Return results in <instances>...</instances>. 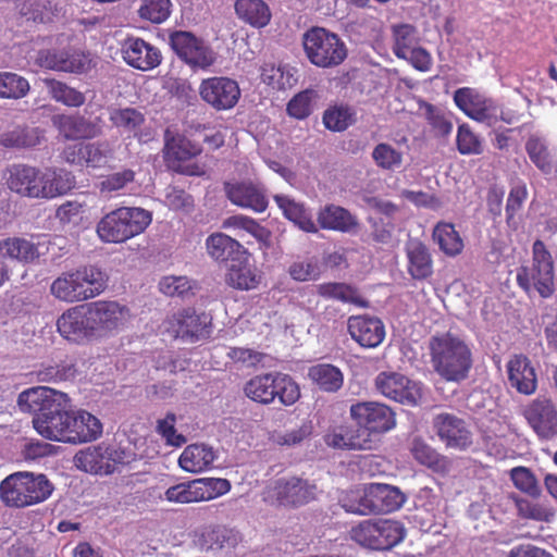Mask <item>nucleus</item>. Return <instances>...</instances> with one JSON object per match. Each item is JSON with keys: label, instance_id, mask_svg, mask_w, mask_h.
Listing matches in <instances>:
<instances>
[{"label": "nucleus", "instance_id": "33", "mask_svg": "<svg viewBox=\"0 0 557 557\" xmlns=\"http://www.w3.org/2000/svg\"><path fill=\"white\" fill-rule=\"evenodd\" d=\"M369 496L371 499L368 506L371 508V513L395 511L406 500L399 488L380 483L369 484ZM366 508L368 509V507Z\"/></svg>", "mask_w": 557, "mask_h": 557}, {"label": "nucleus", "instance_id": "36", "mask_svg": "<svg viewBox=\"0 0 557 557\" xmlns=\"http://www.w3.org/2000/svg\"><path fill=\"white\" fill-rule=\"evenodd\" d=\"M249 253L233 261L226 273V283L233 288L249 290L256 288L261 275L258 270L248 262Z\"/></svg>", "mask_w": 557, "mask_h": 557}, {"label": "nucleus", "instance_id": "19", "mask_svg": "<svg viewBox=\"0 0 557 557\" xmlns=\"http://www.w3.org/2000/svg\"><path fill=\"white\" fill-rule=\"evenodd\" d=\"M175 53L191 67L207 69L215 61L213 51L188 32H175L170 37Z\"/></svg>", "mask_w": 557, "mask_h": 557}, {"label": "nucleus", "instance_id": "61", "mask_svg": "<svg viewBox=\"0 0 557 557\" xmlns=\"http://www.w3.org/2000/svg\"><path fill=\"white\" fill-rule=\"evenodd\" d=\"M354 112L346 106H334L325 110L323 123L333 132H343L354 123Z\"/></svg>", "mask_w": 557, "mask_h": 557}, {"label": "nucleus", "instance_id": "22", "mask_svg": "<svg viewBox=\"0 0 557 557\" xmlns=\"http://www.w3.org/2000/svg\"><path fill=\"white\" fill-rule=\"evenodd\" d=\"M112 462H123V458L114 447L104 444L79 450L74 456L76 468L92 474L111 473Z\"/></svg>", "mask_w": 557, "mask_h": 557}, {"label": "nucleus", "instance_id": "16", "mask_svg": "<svg viewBox=\"0 0 557 557\" xmlns=\"http://www.w3.org/2000/svg\"><path fill=\"white\" fill-rule=\"evenodd\" d=\"M376 391L393 401L418 406L424 396L423 385L403 373L381 372L374 380Z\"/></svg>", "mask_w": 557, "mask_h": 557}, {"label": "nucleus", "instance_id": "20", "mask_svg": "<svg viewBox=\"0 0 557 557\" xmlns=\"http://www.w3.org/2000/svg\"><path fill=\"white\" fill-rule=\"evenodd\" d=\"M210 322L209 315L186 309L169 318L164 323V327L173 337L195 342L209 335Z\"/></svg>", "mask_w": 557, "mask_h": 557}, {"label": "nucleus", "instance_id": "64", "mask_svg": "<svg viewBox=\"0 0 557 557\" xmlns=\"http://www.w3.org/2000/svg\"><path fill=\"white\" fill-rule=\"evenodd\" d=\"M85 205L77 200H69L58 207L55 216L63 225L77 226L84 219Z\"/></svg>", "mask_w": 557, "mask_h": 557}, {"label": "nucleus", "instance_id": "3", "mask_svg": "<svg viewBox=\"0 0 557 557\" xmlns=\"http://www.w3.org/2000/svg\"><path fill=\"white\" fill-rule=\"evenodd\" d=\"M54 491L53 483L42 473L18 471L0 483V499L12 508H25L46 502Z\"/></svg>", "mask_w": 557, "mask_h": 557}, {"label": "nucleus", "instance_id": "35", "mask_svg": "<svg viewBox=\"0 0 557 557\" xmlns=\"http://www.w3.org/2000/svg\"><path fill=\"white\" fill-rule=\"evenodd\" d=\"M407 270L414 280H424L433 273V261L428 247L418 239L406 244Z\"/></svg>", "mask_w": 557, "mask_h": 557}, {"label": "nucleus", "instance_id": "14", "mask_svg": "<svg viewBox=\"0 0 557 557\" xmlns=\"http://www.w3.org/2000/svg\"><path fill=\"white\" fill-rule=\"evenodd\" d=\"M95 339L122 332L131 321V311L115 300H97L87 305Z\"/></svg>", "mask_w": 557, "mask_h": 557}, {"label": "nucleus", "instance_id": "29", "mask_svg": "<svg viewBox=\"0 0 557 557\" xmlns=\"http://www.w3.org/2000/svg\"><path fill=\"white\" fill-rule=\"evenodd\" d=\"M224 189L228 200L237 207L259 213L265 211L268 207L264 191L257 184L251 182H226Z\"/></svg>", "mask_w": 557, "mask_h": 557}, {"label": "nucleus", "instance_id": "13", "mask_svg": "<svg viewBox=\"0 0 557 557\" xmlns=\"http://www.w3.org/2000/svg\"><path fill=\"white\" fill-rule=\"evenodd\" d=\"M231 483L221 478H200L170 486L163 499L174 504L208 502L227 494Z\"/></svg>", "mask_w": 557, "mask_h": 557}, {"label": "nucleus", "instance_id": "54", "mask_svg": "<svg viewBox=\"0 0 557 557\" xmlns=\"http://www.w3.org/2000/svg\"><path fill=\"white\" fill-rule=\"evenodd\" d=\"M371 156L375 165L384 171H396L404 161L403 152L387 143L377 144Z\"/></svg>", "mask_w": 557, "mask_h": 557}, {"label": "nucleus", "instance_id": "40", "mask_svg": "<svg viewBox=\"0 0 557 557\" xmlns=\"http://www.w3.org/2000/svg\"><path fill=\"white\" fill-rule=\"evenodd\" d=\"M39 256V247L26 238L8 237L0 239V258L30 263L37 260Z\"/></svg>", "mask_w": 557, "mask_h": 557}, {"label": "nucleus", "instance_id": "56", "mask_svg": "<svg viewBox=\"0 0 557 557\" xmlns=\"http://www.w3.org/2000/svg\"><path fill=\"white\" fill-rule=\"evenodd\" d=\"M134 180L135 172L131 169H124L103 176L98 183V188L101 195L112 197L123 191Z\"/></svg>", "mask_w": 557, "mask_h": 557}, {"label": "nucleus", "instance_id": "63", "mask_svg": "<svg viewBox=\"0 0 557 557\" xmlns=\"http://www.w3.org/2000/svg\"><path fill=\"white\" fill-rule=\"evenodd\" d=\"M290 277L298 282L315 281L321 275V265L317 259L297 260L288 268Z\"/></svg>", "mask_w": 557, "mask_h": 557}, {"label": "nucleus", "instance_id": "17", "mask_svg": "<svg viewBox=\"0 0 557 557\" xmlns=\"http://www.w3.org/2000/svg\"><path fill=\"white\" fill-rule=\"evenodd\" d=\"M317 496V486L299 478H281L268 486L264 498L281 506L297 507Z\"/></svg>", "mask_w": 557, "mask_h": 557}, {"label": "nucleus", "instance_id": "8", "mask_svg": "<svg viewBox=\"0 0 557 557\" xmlns=\"http://www.w3.org/2000/svg\"><path fill=\"white\" fill-rule=\"evenodd\" d=\"M304 49L309 61L323 69L337 66L347 58L345 42L322 27H313L305 33Z\"/></svg>", "mask_w": 557, "mask_h": 557}, {"label": "nucleus", "instance_id": "41", "mask_svg": "<svg viewBox=\"0 0 557 557\" xmlns=\"http://www.w3.org/2000/svg\"><path fill=\"white\" fill-rule=\"evenodd\" d=\"M239 540V533L233 529L207 527L199 533L197 544L202 549L213 550L235 547Z\"/></svg>", "mask_w": 557, "mask_h": 557}, {"label": "nucleus", "instance_id": "59", "mask_svg": "<svg viewBox=\"0 0 557 557\" xmlns=\"http://www.w3.org/2000/svg\"><path fill=\"white\" fill-rule=\"evenodd\" d=\"M196 288V283L184 275H168L159 282L160 292L171 297H187L193 295Z\"/></svg>", "mask_w": 557, "mask_h": 557}, {"label": "nucleus", "instance_id": "21", "mask_svg": "<svg viewBox=\"0 0 557 557\" xmlns=\"http://www.w3.org/2000/svg\"><path fill=\"white\" fill-rule=\"evenodd\" d=\"M41 170L24 163L9 165L3 172L7 187L22 197L40 199Z\"/></svg>", "mask_w": 557, "mask_h": 557}, {"label": "nucleus", "instance_id": "43", "mask_svg": "<svg viewBox=\"0 0 557 557\" xmlns=\"http://www.w3.org/2000/svg\"><path fill=\"white\" fill-rule=\"evenodd\" d=\"M235 12L240 20L256 28L267 26L271 20L270 8L263 0H237Z\"/></svg>", "mask_w": 557, "mask_h": 557}, {"label": "nucleus", "instance_id": "45", "mask_svg": "<svg viewBox=\"0 0 557 557\" xmlns=\"http://www.w3.org/2000/svg\"><path fill=\"white\" fill-rule=\"evenodd\" d=\"M318 294L325 299H334L358 307H367L368 302L360 296L356 288L345 283H323L317 286Z\"/></svg>", "mask_w": 557, "mask_h": 557}, {"label": "nucleus", "instance_id": "27", "mask_svg": "<svg viewBox=\"0 0 557 557\" xmlns=\"http://www.w3.org/2000/svg\"><path fill=\"white\" fill-rule=\"evenodd\" d=\"M347 326L351 338L366 348L377 347L385 338V326L375 317L352 315Z\"/></svg>", "mask_w": 557, "mask_h": 557}, {"label": "nucleus", "instance_id": "48", "mask_svg": "<svg viewBox=\"0 0 557 557\" xmlns=\"http://www.w3.org/2000/svg\"><path fill=\"white\" fill-rule=\"evenodd\" d=\"M433 239L437 243L440 249L449 257L459 255L463 249V240L450 223H438L434 227Z\"/></svg>", "mask_w": 557, "mask_h": 557}, {"label": "nucleus", "instance_id": "34", "mask_svg": "<svg viewBox=\"0 0 557 557\" xmlns=\"http://www.w3.org/2000/svg\"><path fill=\"white\" fill-rule=\"evenodd\" d=\"M53 125L66 139L94 138L101 134L100 125L83 116L55 115L53 117Z\"/></svg>", "mask_w": 557, "mask_h": 557}, {"label": "nucleus", "instance_id": "5", "mask_svg": "<svg viewBox=\"0 0 557 557\" xmlns=\"http://www.w3.org/2000/svg\"><path fill=\"white\" fill-rule=\"evenodd\" d=\"M151 220V213L143 208L121 207L100 219L97 234L103 243L121 244L141 234Z\"/></svg>", "mask_w": 557, "mask_h": 557}, {"label": "nucleus", "instance_id": "50", "mask_svg": "<svg viewBox=\"0 0 557 557\" xmlns=\"http://www.w3.org/2000/svg\"><path fill=\"white\" fill-rule=\"evenodd\" d=\"M42 83L51 98L57 102L63 103L67 107H81L85 102V96L81 91L60 81L45 78Z\"/></svg>", "mask_w": 557, "mask_h": 557}, {"label": "nucleus", "instance_id": "52", "mask_svg": "<svg viewBox=\"0 0 557 557\" xmlns=\"http://www.w3.org/2000/svg\"><path fill=\"white\" fill-rule=\"evenodd\" d=\"M370 499L369 485H362L343 492L338 500L347 512L370 515L371 508H366L369 507L368 505L370 504Z\"/></svg>", "mask_w": 557, "mask_h": 557}, {"label": "nucleus", "instance_id": "62", "mask_svg": "<svg viewBox=\"0 0 557 557\" xmlns=\"http://www.w3.org/2000/svg\"><path fill=\"white\" fill-rule=\"evenodd\" d=\"M222 227L226 230H233L236 235L243 237V233H247L256 238L263 236L264 230L253 219L237 214L225 219L222 223Z\"/></svg>", "mask_w": 557, "mask_h": 557}, {"label": "nucleus", "instance_id": "47", "mask_svg": "<svg viewBox=\"0 0 557 557\" xmlns=\"http://www.w3.org/2000/svg\"><path fill=\"white\" fill-rule=\"evenodd\" d=\"M42 136L38 127L16 126L0 136V145L5 148H29L38 145Z\"/></svg>", "mask_w": 557, "mask_h": 557}, {"label": "nucleus", "instance_id": "23", "mask_svg": "<svg viewBox=\"0 0 557 557\" xmlns=\"http://www.w3.org/2000/svg\"><path fill=\"white\" fill-rule=\"evenodd\" d=\"M90 327L87 305L72 307L57 320V329L60 335L73 343L95 339Z\"/></svg>", "mask_w": 557, "mask_h": 557}, {"label": "nucleus", "instance_id": "1", "mask_svg": "<svg viewBox=\"0 0 557 557\" xmlns=\"http://www.w3.org/2000/svg\"><path fill=\"white\" fill-rule=\"evenodd\" d=\"M63 407L50 420H39L38 434L46 440L65 444H84L98 440L103 432L99 418L79 409L67 411Z\"/></svg>", "mask_w": 557, "mask_h": 557}, {"label": "nucleus", "instance_id": "6", "mask_svg": "<svg viewBox=\"0 0 557 557\" xmlns=\"http://www.w3.org/2000/svg\"><path fill=\"white\" fill-rule=\"evenodd\" d=\"M244 393L252 401L263 405L272 404L278 398L282 405L292 406L300 397L298 384L281 372L255 375L246 382Z\"/></svg>", "mask_w": 557, "mask_h": 557}, {"label": "nucleus", "instance_id": "7", "mask_svg": "<svg viewBox=\"0 0 557 557\" xmlns=\"http://www.w3.org/2000/svg\"><path fill=\"white\" fill-rule=\"evenodd\" d=\"M518 285L527 293L535 289L542 297H549L554 292V261L542 240L532 246V264L517 270Z\"/></svg>", "mask_w": 557, "mask_h": 557}, {"label": "nucleus", "instance_id": "9", "mask_svg": "<svg viewBox=\"0 0 557 557\" xmlns=\"http://www.w3.org/2000/svg\"><path fill=\"white\" fill-rule=\"evenodd\" d=\"M349 412L363 436L372 441V448L377 446L383 434L396 426L394 411L382 403L360 401L351 405Z\"/></svg>", "mask_w": 557, "mask_h": 557}, {"label": "nucleus", "instance_id": "24", "mask_svg": "<svg viewBox=\"0 0 557 557\" xmlns=\"http://www.w3.org/2000/svg\"><path fill=\"white\" fill-rule=\"evenodd\" d=\"M36 62L45 69L69 72L85 73L91 67V59L77 50H42L38 53Z\"/></svg>", "mask_w": 557, "mask_h": 557}, {"label": "nucleus", "instance_id": "18", "mask_svg": "<svg viewBox=\"0 0 557 557\" xmlns=\"http://www.w3.org/2000/svg\"><path fill=\"white\" fill-rule=\"evenodd\" d=\"M200 98L216 111L233 109L240 99L238 83L226 76L202 79L199 85Z\"/></svg>", "mask_w": 557, "mask_h": 557}, {"label": "nucleus", "instance_id": "55", "mask_svg": "<svg viewBox=\"0 0 557 557\" xmlns=\"http://www.w3.org/2000/svg\"><path fill=\"white\" fill-rule=\"evenodd\" d=\"M109 120L119 129L133 133L145 123L144 115L134 108H112Z\"/></svg>", "mask_w": 557, "mask_h": 557}, {"label": "nucleus", "instance_id": "28", "mask_svg": "<svg viewBox=\"0 0 557 557\" xmlns=\"http://www.w3.org/2000/svg\"><path fill=\"white\" fill-rule=\"evenodd\" d=\"M524 417L542 437H549L557 429V410L550 399L537 397L525 409Z\"/></svg>", "mask_w": 557, "mask_h": 557}, {"label": "nucleus", "instance_id": "57", "mask_svg": "<svg viewBox=\"0 0 557 557\" xmlns=\"http://www.w3.org/2000/svg\"><path fill=\"white\" fill-rule=\"evenodd\" d=\"M57 7L52 0H24L20 12L27 20L46 23L52 20Z\"/></svg>", "mask_w": 557, "mask_h": 557}, {"label": "nucleus", "instance_id": "12", "mask_svg": "<svg viewBox=\"0 0 557 557\" xmlns=\"http://www.w3.org/2000/svg\"><path fill=\"white\" fill-rule=\"evenodd\" d=\"M66 394L48 386H35L23 391L17 397V407L22 412L35 413L33 425L38 433L39 420H50L63 407L69 406Z\"/></svg>", "mask_w": 557, "mask_h": 557}, {"label": "nucleus", "instance_id": "39", "mask_svg": "<svg viewBox=\"0 0 557 557\" xmlns=\"http://www.w3.org/2000/svg\"><path fill=\"white\" fill-rule=\"evenodd\" d=\"M206 248L209 256L216 261L233 262L247 255V249L239 242L224 233L211 234L206 239Z\"/></svg>", "mask_w": 557, "mask_h": 557}, {"label": "nucleus", "instance_id": "49", "mask_svg": "<svg viewBox=\"0 0 557 557\" xmlns=\"http://www.w3.org/2000/svg\"><path fill=\"white\" fill-rule=\"evenodd\" d=\"M262 82L274 89L290 88L296 83L295 70L287 64L265 63L261 72Z\"/></svg>", "mask_w": 557, "mask_h": 557}, {"label": "nucleus", "instance_id": "4", "mask_svg": "<svg viewBox=\"0 0 557 557\" xmlns=\"http://www.w3.org/2000/svg\"><path fill=\"white\" fill-rule=\"evenodd\" d=\"M107 286L106 274L96 267H85L57 277L51 294L65 302H78L100 295Z\"/></svg>", "mask_w": 557, "mask_h": 557}, {"label": "nucleus", "instance_id": "25", "mask_svg": "<svg viewBox=\"0 0 557 557\" xmlns=\"http://www.w3.org/2000/svg\"><path fill=\"white\" fill-rule=\"evenodd\" d=\"M434 429L447 447L466 449L472 444V433L466 422L450 413H440L434 418Z\"/></svg>", "mask_w": 557, "mask_h": 557}, {"label": "nucleus", "instance_id": "11", "mask_svg": "<svg viewBox=\"0 0 557 557\" xmlns=\"http://www.w3.org/2000/svg\"><path fill=\"white\" fill-rule=\"evenodd\" d=\"M454 101L467 116L488 126H494L498 121L508 124L513 122V117L505 113L495 100L474 88L457 89L454 94Z\"/></svg>", "mask_w": 557, "mask_h": 557}, {"label": "nucleus", "instance_id": "31", "mask_svg": "<svg viewBox=\"0 0 557 557\" xmlns=\"http://www.w3.org/2000/svg\"><path fill=\"white\" fill-rule=\"evenodd\" d=\"M76 185L75 176L61 168H47L41 170L40 199H54L71 191Z\"/></svg>", "mask_w": 557, "mask_h": 557}, {"label": "nucleus", "instance_id": "15", "mask_svg": "<svg viewBox=\"0 0 557 557\" xmlns=\"http://www.w3.org/2000/svg\"><path fill=\"white\" fill-rule=\"evenodd\" d=\"M120 145L102 140L95 143H79L67 146L63 151L64 160L70 164L86 165L92 169L112 168L115 161L126 158L119 152Z\"/></svg>", "mask_w": 557, "mask_h": 557}, {"label": "nucleus", "instance_id": "37", "mask_svg": "<svg viewBox=\"0 0 557 557\" xmlns=\"http://www.w3.org/2000/svg\"><path fill=\"white\" fill-rule=\"evenodd\" d=\"M325 443L338 449L368 450L373 449L372 441L361 433L360 429L341 425L334 428L325 435Z\"/></svg>", "mask_w": 557, "mask_h": 557}, {"label": "nucleus", "instance_id": "32", "mask_svg": "<svg viewBox=\"0 0 557 557\" xmlns=\"http://www.w3.org/2000/svg\"><path fill=\"white\" fill-rule=\"evenodd\" d=\"M508 381L519 393L531 395L535 392L537 380L535 370L528 357L515 355L507 363Z\"/></svg>", "mask_w": 557, "mask_h": 557}, {"label": "nucleus", "instance_id": "26", "mask_svg": "<svg viewBox=\"0 0 557 557\" xmlns=\"http://www.w3.org/2000/svg\"><path fill=\"white\" fill-rule=\"evenodd\" d=\"M124 61L140 71H150L161 63L160 50L138 37H128L122 44Z\"/></svg>", "mask_w": 557, "mask_h": 557}, {"label": "nucleus", "instance_id": "60", "mask_svg": "<svg viewBox=\"0 0 557 557\" xmlns=\"http://www.w3.org/2000/svg\"><path fill=\"white\" fill-rule=\"evenodd\" d=\"M527 151L531 161L544 173L552 174L555 171V164L545 143L536 137H531L527 141Z\"/></svg>", "mask_w": 557, "mask_h": 557}, {"label": "nucleus", "instance_id": "42", "mask_svg": "<svg viewBox=\"0 0 557 557\" xmlns=\"http://www.w3.org/2000/svg\"><path fill=\"white\" fill-rule=\"evenodd\" d=\"M318 224L323 230L350 232L357 226V219L345 208L329 205L318 212Z\"/></svg>", "mask_w": 557, "mask_h": 557}, {"label": "nucleus", "instance_id": "2", "mask_svg": "<svg viewBox=\"0 0 557 557\" xmlns=\"http://www.w3.org/2000/svg\"><path fill=\"white\" fill-rule=\"evenodd\" d=\"M430 354L434 371L449 382L463 380L472 367L469 346L449 333L434 336L430 341Z\"/></svg>", "mask_w": 557, "mask_h": 557}, {"label": "nucleus", "instance_id": "44", "mask_svg": "<svg viewBox=\"0 0 557 557\" xmlns=\"http://www.w3.org/2000/svg\"><path fill=\"white\" fill-rule=\"evenodd\" d=\"M308 376L321 389L336 392L344 383L342 371L330 363H319L309 368Z\"/></svg>", "mask_w": 557, "mask_h": 557}, {"label": "nucleus", "instance_id": "30", "mask_svg": "<svg viewBox=\"0 0 557 557\" xmlns=\"http://www.w3.org/2000/svg\"><path fill=\"white\" fill-rule=\"evenodd\" d=\"M218 459V451L205 443L190 444L178 457V467L188 473L198 474L210 470Z\"/></svg>", "mask_w": 557, "mask_h": 557}, {"label": "nucleus", "instance_id": "10", "mask_svg": "<svg viewBox=\"0 0 557 557\" xmlns=\"http://www.w3.org/2000/svg\"><path fill=\"white\" fill-rule=\"evenodd\" d=\"M351 539L371 549H389L406 536L401 522L391 519L364 520L350 531Z\"/></svg>", "mask_w": 557, "mask_h": 557}, {"label": "nucleus", "instance_id": "58", "mask_svg": "<svg viewBox=\"0 0 557 557\" xmlns=\"http://www.w3.org/2000/svg\"><path fill=\"white\" fill-rule=\"evenodd\" d=\"M171 11V0H143L137 13L141 20L161 24L169 18Z\"/></svg>", "mask_w": 557, "mask_h": 557}, {"label": "nucleus", "instance_id": "38", "mask_svg": "<svg viewBox=\"0 0 557 557\" xmlns=\"http://www.w3.org/2000/svg\"><path fill=\"white\" fill-rule=\"evenodd\" d=\"M274 201L284 216L293 222L299 230L307 233H317L318 225L312 219V213L302 203L295 201L286 195H275Z\"/></svg>", "mask_w": 557, "mask_h": 557}, {"label": "nucleus", "instance_id": "53", "mask_svg": "<svg viewBox=\"0 0 557 557\" xmlns=\"http://www.w3.org/2000/svg\"><path fill=\"white\" fill-rule=\"evenodd\" d=\"M30 89L28 81L13 72H0V98L21 99Z\"/></svg>", "mask_w": 557, "mask_h": 557}, {"label": "nucleus", "instance_id": "46", "mask_svg": "<svg viewBox=\"0 0 557 557\" xmlns=\"http://www.w3.org/2000/svg\"><path fill=\"white\" fill-rule=\"evenodd\" d=\"M201 152L198 145L183 136H174L166 140L164 156L169 165L189 161Z\"/></svg>", "mask_w": 557, "mask_h": 557}, {"label": "nucleus", "instance_id": "51", "mask_svg": "<svg viewBox=\"0 0 557 557\" xmlns=\"http://www.w3.org/2000/svg\"><path fill=\"white\" fill-rule=\"evenodd\" d=\"M393 52L400 59L408 54V51L419 45V37L416 27L410 24H397L392 26Z\"/></svg>", "mask_w": 557, "mask_h": 557}]
</instances>
